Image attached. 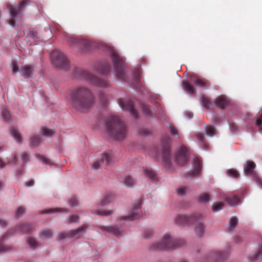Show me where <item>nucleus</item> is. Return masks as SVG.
<instances>
[{
  "mask_svg": "<svg viewBox=\"0 0 262 262\" xmlns=\"http://www.w3.org/2000/svg\"><path fill=\"white\" fill-rule=\"evenodd\" d=\"M135 182V180L130 176H126L123 178V183L127 187H133Z\"/></svg>",
  "mask_w": 262,
  "mask_h": 262,
  "instance_id": "7c9ffc66",
  "label": "nucleus"
},
{
  "mask_svg": "<svg viewBox=\"0 0 262 262\" xmlns=\"http://www.w3.org/2000/svg\"><path fill=\"white\" fill-rule=\"evenodd\" d=\"M8 236V234H6L5 235H4L2 237V239H1V241L0 242V252H4V251H8L9 250V249H10V248L9 247H6L4 245H3L1 243L2 242L3 240L4 239V238L6 237H7Z\"/></svg>",
  "mask_w": 262,
  "mask_h": 262,
  "instance_id": "79ce46f5",
  "label": "nucleus"
},
{
  "mask_svg": "<svg viewBox=\"0 0 262 262\" xmlns=\"http://www.w3.org/2000/svg\"><path fill=\"white\" fill-rule=\"evenodd\" d=\"M169 143L170 139L168 137L165 138L162 141L161 151L162 160L165 163V166L167 167L170 166Z\"/></svg>",
  "mask_w": 262,
  "mask_h": 262,
  "instance_id": "9d476101",
  "label": "nucleus"
},
{
  "mask_svg": "<svg viewBox=\"0 0 262 262\" xmlns=\"http://www.w3.org/2000/svg\"><path fill=\"white\" fill-rule=\"evenodd\" d=\"M50 57L52 64L57 68L63 71H67L69 69V61L66 55L61 52L58 50L52 51Z\"/></svg>",
  "mask_w": 262,
  "mask_h": 262,
  "instance_id": "423d86ee",
  "label": "nucleus"
},
{
  "mask_svg": "<svg viewBox=\"0 0 262 262\" xmlns=\"http://www.w3.org/2000/svg\"><path fill=\"white\" fill-rule=\"evenodd\" d=\"M209 198L208 194L204 193L199 197V201L203 202H208Z\"/></svg>",
  "mask_w": 262,
  "mask_h": 262,
  "instance_id": "09e8293b",
  "label": "nucleus"
},
{
  "mask_svg": "<svg viewBox=\"0 0 262 262\" xmlns=\"http://www.w3.org/2000/svg\"><path fill=\"white\" fill-rule=\"evenodd\" d=\"M149 133H150V132L146 129L141 128L140 129V134L141 135L146 136V135H148V134H149Z\"/></svg>",
  "mask_w": 262,
  "mask_h": 262,
  "instance_id": "052dcab7",
  "label": "nucleus"
},
{
  "mask_svg": "<svg viewBox=\"0 0 262 262\" xmlns=\"http://www.w3.org/2000/svg\"><path fill=\"white\" fill-rule=\"evenodd\" d=\"M118 103L123 111H128L133 117L138 118V113L134 108V104L132 101L119 98L118 100Z\"/></svg>",
  "mask_w": 262,
  "mask_h": 262,
  "instance_id": "f8f14e48",
  "label": "nucleus"
},
{
  "mask_svg": "<svg viewBox=\"0 0 262 262\" xmlns=\"http://www.w3.org/2000/svg\"><path fill=\"white\" fill-rule=\"evenodd\" d=\"M69 42L72 44H75L76 46H81L83 50H87L90 47V42L84 39H76L75 38H70Z\"/></svg>",
  "mask_w": 262,
  "mask_h": 262,
  "instance_id": "a211bd4d",
  "label": "nucleus"
},
{
  "mask_svg": "<svg viewBox=\"0 0 262 262\" xmlns=\"http://www.w3.org/2000/svg\"><path fill=\"white\" fill-rule=\"evenodd\" d=\"M41 234L43 236L46 238H49L52 236V231L48 229H44L41 232Z\"/></svg>",
  "mask_w": 262,
  "mask_h": 262,
  "instance_id": "49530a36",
  "label": "nucleus"
},
{
  "mask_svg": "<svg viewBox=\"0 0 262 262\" xmlns=\"http://www.w3.org/2000/svg\"><path fill=\"white\" fill-rule=\"evenodd\" d=\"M78 72L81 78L89 81L95 86L105 88L108 85V81L98 78L86 70L78 69Z\"/></svg>",
  "mask_w": 262,
  "mask_h": 262,
  "instance_id": "6e6552de",
  "label": "nucleus"
},
{
  "mask_svg": "<svg viewBox=\"0 0 262 262\" xmlns=\"http://www.w3.org/2000/svg\"><path fill=\"white\" fill-rule=\"evenodd\" d=\"M2 115L3 116L4 119L5 121H8L9 120V119L10 118V115L9 113L6 110L4 109L2 111Z\"/></svg>",
  "mask_w": 262,
  "mask_h": 262,
  "instance_id": "8fccbe9b",
  "label": "nucleus"
},
{
  "mask_svg": "<svg viewBox=\"0 0 262 262\" xmlns=\"http://www.w3.org/2000/svg\"><path fill=\"white\" fill-rule=\"evenodd\" d=\"M79 217L77 215H73L70 218V222L71 223H76L79 220Z\"/></svg>",
  "mask_w": 262,
  "mask_h": 262,
  "instance_id": "4d7b16f0",
  "label": "nucleus"
},
{
  "mask_svg": "<svg viewBox=\"0 0 262 262\" xmlns=\"http://www.w3.org/2000/svg\"><path fill=\"white\" fill-rule=\"evenodd\" d=\"M191 81L194 84L200 87L205 86L207 84V82L206 80L199 77H194L191 79Z\"/></svg>",
  "mask_w": 262,
  "mask_h": 262,
  "instance_id": "473e14b6",
  "label": "nucleus"
},
{
  "mask_svg": "<svg viewBox=\"0 0 262 262\" xmlns=\"http://www.w3.org/2000/svg\"><path fill=\"white\" fill-rule=\"evenodd\" d=\"M11 67L12 69V72L13 73H16L19 71L18 66L15 61L13 60L12 61Z\"/></svg>",
  "mask_w": 262,
  "mask_h": 262,
  "instance_id": "de8ad7c7",
  "label": "nucleus"
},
{
  "mask_svg": "<svg viewBox=\"0 0 262 262\" xmlns=\"http://www.w3.org/2000/svg\"><path fill=\"white\" fill-rule=\"evenodd\" d=\"M152 234V231L150 229H148L144 232V237L148 238Z\"/></svg>",
  "mask_w": 262,
  "mask_h": 262,
  "instance_id": "bf43d9fd",
  "label": "nucleus"
},
{
  "mask_svg": "<svg viewBox=\"0 0 262 262\" xmlns=\"http://www.w3.org/2000/svg\"><path fill=\"white\" fill-rule=\"evenodd\" d=\"M34 181L33 180H29L26 182V185L28 187H31L34 185Z\"/></svg>",
  "mask_w": 262,
  "mask_h": 262,
  "instance_id": "e2e57ef3",
  "label": "nucleus"
},
{
  "mask_svg": "<svg viewBox=\"0 0 262 262\" xmlns=\"http://www.w3.org/2000/svg\"><path fill=\"white\" fill-rule=\"evenodd\" d=\"M183 88L184 91L187 92L190 95H192L195 93V89L187 81H184L182 82Z\"/></svg>",
  "mask_w": 262,
  "mask_h": 262,
  "instance_id": "c756f323",
  "label": "nucleus"
},
{
  "mask_svg": "<svg viewBox=\"0 0 262 262\" xmlns=\"http://www.w3.org/2000/svg\"><path fill=\"white\" fill-rule=\"evenodd\" d=\"M238 221L236 217H232L230 219L229 223V228L230 229L234 228L237 224Z\"/></svg>",
  "mask_w": 262,
  "mask_h": 262,
  "instance_id": "58836bf2",
  "label": "nucleus"
},
{
  "mask_svg": "<svg viewBox=\"0 0 262 262\" xmlns=\"http://www.w3.org/2000/svg\"><path fill=\"white\" fill-rule=\"evenodd\" d=\"M109 52L117 79L125 80L126 76L124 71L122 58L119 56L113 48H110Z\"/></svg>",
  "mask_w": 262,
  "mask_h": 262,
  "instance_id": "39448f33",
  "label": "nucleus"
},
{
  "mask_svg": "<svg viewBox=\"0 0 262 262\" xmlns=\"http://www.w3.org/2000/svg\"><path fill=\"white\" fill-rule=\"evenodd\" d=\"M188 151L186 147H181L177 152L175 156V162L180 165L187 163L188 160Z\"/></svg>",
  "mask_w": 262,
  "mask_h": 262,
  "instance_id": "4468645a",
  "label": "nucleus"
},
{
  "mask_svg": "<svg viewBox=\"0 0 262 262\" xmlns=\"http://www.w3.org/2000/svg\"><path fill=\"white\" fill-rule=\"evenodd\" d=\"M205 130L208 136H213L216 135L215 129L212 126L207 125L205 127Z\"/></svg>",
  "mask_w": 262,
  "mask_h": 262,
  "instance_id": "e433bc0d",
  "label": "nucleus"
},
{
  "mask_svg": "<svg viewBox=\"0 0 262 262\" xmlns=\"http://www.w3.org/2000/svg\"><path fill=\"white\" fill-rule=\"evenodd\" d=\"M259 257H262V245L260 247L257 253H256L252 256H251V258L252 260H254Z\"/></svg>",
  "mask_w": 262,
  "mask_h": 262,
  "instance_id": "37998d69",
  "label": "nucleus"
},
{
  "mask_svg": "<svg viewBox=\"0 0 262 262\" xmlns=\"http://www.w3.org/2000/svg\"><path fill=\"white\" fill-rule=\"evenodd\" d=\"M41 142V139L39 136H33L30 138V146L32 147L38 146Z\"/></svg>",
  "mask_w": 262,
  "mask_h": 262,
  "instance_id": "2f4dec72",
  "label": "nucleus"
},
{
  "mask_svg": "<svg viewBox=\"0 0 262 262\" xmlns=\"http://www.w3.org/2000/svg\"><path fill=\"white\" fill-rule=\"evenodd\" d=\"M11 134L18 143L21 142L22 140L21 135L17 129L14 127L12 128L11 129Z\"/></svg>",
  "mask_w": 262,
  "mask_h": 262,
  "instance_id": "cd10ccee",
  "label": "nucleus"
},
{
  "mask_svg": "<svg viewBox=\"0 0 262 262\" xmlns=\"http://www.w3.org/2000/svg\"><path fill=\"white\" fill-rule=\"evenodd\" d=\"M144 175L152 180H157V176L155 172L151 168H146L144 170Z\"/></svg>",
  "mask_w": 262,
  "mask_h": 262,
  "instance_id": "393cba45",
  "label": "nucleus"
},
{
  "mask_svg": "<svg viewBox=\"0 0 262 262\" xmlns=\"http://www.w3.org/2000/svg\"><path fill=\"white\" fill-rule=\"evenodd\" d=\"M142 205V201L139 200L131 209L130 212L127 216H121L122 220L134 221L138 219L142 213L140 210Z\"/></svg>",
  "mask_w": 262,
  "mask_h": 262,
  "instance_id": "9b49d317",
  "label": "nucleus"
},
{
  "mask_svg": "<svg viewBox=\"0 0 262 262\" xmlns=\"http://www.w3.org/2000/svg\"><path fill=\"white\" fill-rule=\"evenodd\" d=\"M256 167L255 163L251 161H247L244 164V172L246 175L251 176L253 179L254 181L259 186H262V179L259 177L254 171Z\"/></svg>",
  "mask_w": 262,
  "mask_h": 262,
  "instance_id": "1a4fd4ad",
  "label": "nucleus"
},
{
  "mask_svg": "<svg viewBox=\"0 0 262 262\" xmlns=\"http://www.w3.org/2000/svg\"><path fill=\"white\" fill-rule=\"evenodd\" d=\"M185 115L188 118V119H191L193 117V114L191 112H186L185 113Z\"/></svg>",
  "mask_w": 262,
  "mask_h": 262,
  "instance_id": "69168bd1",
  "label": "nucleus"
},
{
  "mask_svg": "<svg viewBox=\"0 0 262 262\" xmlns=\"http://www.w3.org/2000/svg\"><path fill=\"white\" fill-rule=\"evenodd\" d=\"M28 243L30 247L33 249L38 246V243L33 237H29L28 239Z\"/></svg>",
  "mask_w": 262,
  "mask_h": 262,
  "instance_id": "4c0bfd02",
  "label": "nucleus"
},
{
  "mask_svg": "<svg viewBox=\"0 0 262 262\" xmlns=\"http://www.w3.org/2000/svg\"><path fill=\"white\" fill-rule=\"evenodd\" d=\"M7 163L4 162L0 159V168L4 167Z\"/></svg>",
  "mask_w": 262,
  "mask_h": 262,
  "instance_id": "774afa93",
  "label": "nucleus"
},
{
  "mask_svg": "<svg viewBox=\"0 0 262 262\" xmlns=\"http://www.w3.org/2000/svg\"><path fill=\"white\" fill-rule=\"evenodd\" d=\"M256 124L260 129L262 130V113L257 118L256 120Z\"/></svg>",
  "mask_w": 262,
  "mask_h": 262,
  "instance_id": "3c124183",
  "label": "nucleus"
},
{
  "mask_svg": "<svg viewBox=\"0 0 262 262\" xmlns=\"http://www.w3.org/2000/svg\"><path fill=\"white\" fill-rule=\"evenodd\" d=\"M115 198V195L112 193H106L101 201V205L104 206L111 202Z\"/></svg>",
  "mask_w": 262,
  "mask_h": 262,
  "instance_id": "bb28decb",
  "label": "nucleus"
},
{
  "mask_svg": "<svg viewBox=\"0 0 262 262\" xmlns=\"http://www.w3.org/2000/svg\"><path fill=\"white\" fill-rule=\"evenodd\" d=\"M40 158L41 160V161H43V163L47 164H50V161L49 159H47L46 157L43 156H40Z\"/></svg>",
  "mask_w": 262,
  "mask_h": 262,
  "instance_id": "680f3d73",
  "label": "nucleus"
},
{
  "mask_svg": "<svg viewBox=\"0 0 262 262\" xmlns=\"http://www.w3.org/2000/svg\"><path fill=\"white\" fill-rule=\"evenodd\" d=\"M133 77H134V82L133 83L136 85V86H138L139 85L140 83V72L138 70H136L135 71L134 74H133Z\"/></svg>",
  "mask_w": 262,
  "mask_h": 262,
  "instance_id": "72a5a7b5",
  "label": "nucleus"
},
{
  "mask_svg": "<svg viewBox=\"0 0 262 262\" xmlns=\"http://www.w3.org/2000/svg\"><path fill=\"white\" fill-rule=\"evenodd\" d=\"M224 206L223 202L216 203L213 204L212 208L213 211L216 212L222 210Z\"/></svg>",
  "mask_w": 262,
  "mask_h": 262,
  "instance_id": "c9c22d12",
  "label": "nucleus"
},
{
  "mask_svg": "<svg viewBox=\"0 0 262 262\" xmlns=\"http://www.w3.org/2000/svg\"><path fill=\"white\" fill-rule=\"evenodd\" d=\"M111 66L108 62H105L103 64H101L96 69V71L102 74V75H106L110 71Z\"/></svg>",
  "mask_w": 262,
  "mask_h": 262,
  "instance_id": "412c9836",
  "label": "nucleus"
},
{
  "mask_svg": "<svg viewBox=\"0 0 262 262\" xmlns=\"http://www.w3.org/2000/svg\"><path fill=\"white\" fill-rule=\"evenodd\" d=\"M100 99L102 101L104 104H106L107 103V97L105 95H103L102 96V98L100 97Z\"/></svg>",
  "mask_w": 262,
  "mask_h": 262,
  "instance_id": "0e129e2a",
  "label": "nucleus"
},
{
  "mask_svg": "<svg viewBox=\"0 0 262 262\" xmlns=\"http://www.w3.org/2000/svg\"><path fill=\"white\" fill-rule=\"evenodd\" d=\"M186 187H181L178 189L177 192L179 195H184L186 192Z\"/></svg>",
  "mask_w": 262,
  "mask_h": 262,
  "instance_id": "6e6d98bb",
  "label": "nucleus"
},
{
  "mask_svg": "<svg viewBox=\"0 0 262 262\" xmlns=\"http://www.w3.org/2000/svg\"><path fill=\"white\" fill-rule=\"evenodd\" d=\"M55 134V131L52 129H50L47 128H45L42 129V135L45 136H52Z\"/></svg>",
  "mask_w": 262,
  "mask_h": 262,
  "instance_id": "a19ab883",
  "label": "nucleus"
},
{
  "mask_svg": "<svg viewBox=\"0 0 262 262\" xmlns=\"http://www.w3.org/2000/svg\"><path fill=\"white\" fill-rule=\"evenodd\" d=\"M182 246L180 240L172 238L169 234H165L162 239L153 243L151 248L154 250L173 249Z\"/></svg>",
  "mask_w": 262,
  "mask_h": 262,
  "instance_id": "20e7f679",
  "label": "nucleus"
},
{
  "mask_svg": "<svg viewBox=\"0 0 262 262\" xmlns=\"http://www.w3.org/2000/svg\"><path fill=\"white\" fill-rule=\"evenodd\" d=\"M225 200L231 206H235L238 205L240 199L237 195H233L227 196Z\"/></svg>",
  "mask_w": 262,
  "mask_h": 262,
  "instance_id": "b1692460",
  "label": "nucleus"
},
{
  "mask_svg": "<svg viewBox=\"0 0 262 262\" xmlns=\"http://www.w3.org/2000/svg\"><path fill=\"white\" fill-rule=\"evenodd\" d=\"M112 158V156L110 152H104L101 155L98 161L94 163L93 165V168L94 169H97L99 168L101 164L103 163H105L106 165H108L111 163Z\"/></svg>",
  "mask_w": 262,
  "mask_h": 262,
  "instance_id": "dca6fc26",
  "label": "nucleus"
},
{
  "mask_svg": "<svg viewBox=\"0 0 262 262\" xmlns=\"http://www.w3.org/2000/svg\"><path fill=\"white\" fill-rule=\"evenodd\" d=\"M170 130L171 134L174 137H179V133L177 128L173 126H170Z\"/></svg>",
  "mask_w": 262,
  "mask_h": 262,
  "instance_id": "603ef678",
  "label": "nucleus"
},
{
  "mask_svg": "<svg viewBox=\"0 0 262 262\" xmlns=\"http://www.w3.org/2000/svg\"><path fill=\"white\" fill-rule=\"evenodd\" d=\"M226 173L229 177L232 178L236 179L239 177V173L236 170L233 168L228 169Z\"/></svg>",
  "mask_w": 262,
  "mask_h": 262,
  "instance_id": "f704fd0d",
  "label": "nucleus"
},
{
  "mask_svg": "<svg viewBox=\"0 0 262 262\" xmlns=\"http://www.w3.org/2000/svg\"><path fill=\"white\" fill-rule=\"evenodd\" d=\"M214 103L217 106L224 108L228 104V101L225 97L220 96L215 99Z\"/></svg>",
  "mask_w": 262,
  "mask_h": 262,
  "instance_id": "aec40b11",
  "label": "nucleus"
},
{
  "mask_svg": "<svg viewBox=\"0 0 262 262\" xmlns=\"http://www.w3.org/2000/svg\"><path fill=\"white\" fill-rule=\"evenodd\" d=\"M93 213L99 215L108 216L111 214V212L109 211L98 210V211L93 212Z\"/></svg>",
  "mask_w": 262,
  "mask_h": 262,
  "instance_id": "c03bdc74",
  "label": "nucleus"
},
{
  "mask_svg": "<svg viewBox=\"0 0 262 262\" xmlns=\"http://www.w3.org/2000/svg\"><path fill=\"white\" fill-rule=\"evenodd\" d=\"M103 230L108 231L113 233L116 236H119L122 235L123 230L121 229L117 228L116 226H105L102 228Z\"/></svg>",
  "mask_w": 262,
  "mask_h": 262,
  "instance_id": "4be33fe9",
  "label": "nucleus"
},
{
  "mask_svg": "<svg viewBox=\"0 0 262 262\" xmlns=\"http://www.w3.org/2000/svg\"><path fill=\"white\" fill-rule=\"evenodd\" d=\"M106 130L110 136L117 140L124 139L128 133V128L119 117L109 116L106 120Z\"/></svg>",
  "mask_w": 262,
  "mask_h": 262,
  "instance_id": "f03ea898",
  "label": "nucleus"
},
{
  "mask_svg": "<svg viewBox=\"0 0 262 262\" xmlns=\"http://www.w3.org/2000/svg\"><path fill=\"white\" fill-rule=\"evenodd\" d=\"M78 203L77 199L75 197H72L69 200V205L71 207L75 206Z\"/></svg>",
  "mask_w": 262,
  "mask_h": 262,
  "instance_id": "864d4df0",
  "label": "nucleus"
},
{
  "mask_svg": "<svg viewBox=\"0 0 262 262\" xmlns=\"http://www.w3.org/2000/svg\"><path fill=\"white\" fill-rule=\"evenodd\" d=\"M70 107L76 112H86L95 104L94 96L90 89L80 85L72 89L69 95Z\"/></svg>",
  "mask_w": 262,
  "mask_h": 262,
  "instance_id": "f257e3e1",
  "label": "nucleus"
},
{
  "mask_svg": "<svg viewBox=\"0 0 262 262\" xmlns=\"http://www.w3.org/2000/svg\"><path fill=\"white\" fill-rule=\"evenodd\" d=\"M227 256V253L225 252H215L211 254L207 260V262H215V261H221Z\"/></svg>",
  "mask_w": 262,
  "mask_h": 262,
  "instance_id": "f3484780",
  "label": "nucleus"
},
{
  "mask_svg": "<svg viewBox=\"0 0 262 262\" xmlns=\"http://www.w3.org/2000/svg\"><path fill=\"white\" fill-rule=\"evenodd\" d=\"M202 104L204 107H205L207 108H210V106H209L210 101L207 97L203 96L202 97Z\"/></svg>",
  "mask_w": 262,
  "mask_h": 262,
  "instance_id": "a18cd8bd",
  "label": "nucleus"
},
{
  "mask_svg": "<svg viewBox=\"0 0 262 262\" xmlns=\"http://www.w3.org/2000/svg\"><path fill=\"white\" fill-rule=\"evenodd\" d=\"M202 215L198 213L189 214H180L174 220L176 224L183 226L195 225V232L199 236L202 235L205 232V226L203 222Z\"/></svg>",
  "mask_w": 262,
  "mask_h": 262,
  "instance_id": "7ed1b4c3",
  "label": "nucleus"
},
{
  "mask_svg": "<svg viewBox=\"0 0 262 262\" xmlns=\"http://www.w3.org/2000/svg\"><path fill=\"white\" fill-rule=\"evenodd\" d=\"M34 228V226L32 224H21L16 227L15 230L17 232H21L23 233H27Z\"/></svg>",
  "mask_w": 262,
  "mask_h": 262,
  "instance_id": "6ab92c4d",
  "label": "nucleus"
},
{
  "mask_svg": "<svg viewBox=\"0 0 262 262\" xmlns=\"http://www.w3.org/2000/svg\"><path fill=\"white\" fill-rule=\"evenodd\" d=\"M21 161L25 163L29 161V155L26 152H23L21 155Z\"/></svg>",
  "mask_w": 262,
  "mask_h": 262,
  "instance_id": "5fc2aeb1",
  "label": "nucleus"
},
{
  "mask_svg": "<svg viewBox=\"0 0 262 262\" xmlns=\"http://www.w3.org/2000/svg\"><path fill=\"white\" fill-rule=\"evenodd\" d=\"M88 228V226L84 225L76 229L71 230L65 233H61L59 235L60 238V239H63L65 237H69L75 239L79 238L81 236L82 232Z\"/></svg>",
  "mask_w": 262,
  "mask_h": 262,
  "instance_id": "ddd939ff",
  "label": "nucleus"
},
{
  "mask_svg": "<svg viewBox=\"0 0 262 262\" xmlns=\"http://www.w3.org/2000/svg\"><path fill=\"white\" fill-rule=\"evenodd\" d=\"M20 69L25 78L30 77L33 71V67L29 65L23 66Z\"/></svg>",
  "mask_w": 262,
  "mask_h": 262,
  "instance_id": "5701e85b",
  "label": "nucleus"
},
{
  "mask_svg": "<svg viewBox=\"0 0 262 262\" xmlns=\"http://www.w3.org/2000/svg\"><path fill=\"white\" fill-rule=\"evenodd\" d=\"M201 169L202 166L200 160L197 157H194L193 159V170L186 172L185 174V177L190 178L196 177L200 174Z\"/></svg>",
  "mask_w": 262,
  "mask_h": 262,
  "instance_id": "2eb2a0df",
  "label": "nucleus"
},
{
  "mask_svg": "<svg viewBox=\"0 0 262 262\" xmlns=\"http://www.w3.org/2000/svg\"><path fill=\"white\" fill-rule=\"evenodd\" d=\"M25 209L24 207L21 206L18 207L16 210V216L17 218H19L22 216V215L25 213Z\"/></svg>",
  "mask_w": 262,
  "mask_h": 262,
  "instance_id": "ea45409f",
  "label": "nucleus"
},
{
  "mask_svg": "<svg viewBox=\"0 0 262 262\" xmlns=\"http://www.w3.org/2000/svg\"><path fill=\"white\" fill-rule=\"evenodd\" d=\"M7 225L6 222L2 220H0V226L2 227H5Z\"/></svg>",
  "mask_w": 262,
  "mask_h": 262,
  "instance_id": "338daca9",
  "label": "nucleus"
},
{
  "mask_svg": "<svg viewBox=\"0 0 262 262\" xmlns=\"http://www.w3.org/2000/svg\"><path fill=\"white\" fill-rule=\"evenodd\" d=\"M62 213V212H68V210L64 208H50V209H45L44 210H42L41 212V214H45V213Z\"/></svg>",
  "mask_w": 262,
  "mask_h": 262,
  "instance_id": "a878e982",
  "label": "nucleus"
},
{
  "mask_svg": "<svg viewBox=\"0 0 262 262\" xmlns=\"http://www.w3.org/2000/svg\"><path fill=\"white\" fill-rule=\"evenodd\" d=\"M142 109L143 113L149 117H152L155 113L154 110L149 105L143 104Z\"/></svg>",
  "mask_w": 262,
  "mask_h": 262,
  "instance_id": "c85d7f7f",
  "label": "nucleus"
},
{
  "mask_svg": "<svg viewBox=\"0 0 262 262\" xmlns=\"http://www.w3.org/2000/svg\"><path fill=\"white\" fill-rule=\"evenodd\" d=\"M196 138L197 139L200 141L202 143L205 144L204 136L202 134H198L195 135Z\"/></svg>",
  "mask_w": 262,
  "mask_h": 262,
  "instance_id": "13d9d810",
  "label": "nucleus"
},
{
  "mask_svg": "<svg viewBox=\"0 0 262 262\" xmlns=\"http://www.w3.org/2000/svg\"><path fill=\"white\" fill-rule=\"evenodd\" d=\"M30 0H21L16 7H14L11 4L8 6V9L9 10L11 17L9 22L10 25L13 27L15 26L16 16L26 10L27 7L30 5Z\"/></svg>",
  "mask_w": 262,
  "mask_h": 262,
  "instance_id": "0eeeda50",
  "label": "nucleus"
}]
</instances>
